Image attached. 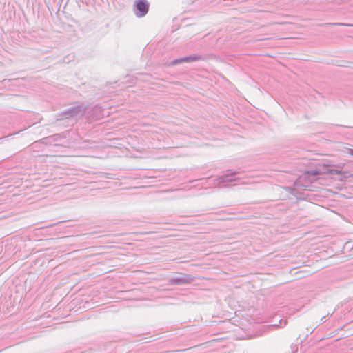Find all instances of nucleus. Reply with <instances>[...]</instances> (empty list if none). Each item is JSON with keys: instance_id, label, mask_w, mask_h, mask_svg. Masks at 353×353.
Returning <instances> with one entry per match:
<instances>
[{"instance_id": "f257e3e1", "label": "nucleus", "mask_w": 353, "mask_h": 353, "mask_svg": "<svg viewBox=\"0 0 353 353\" xmlns=\"http://www.w3.org/2000/svg\"><path fill=\"white\" fill-rule=\"evenodd\" d=\"M239 172H233L228 170L226 172L217 179L212 180V183L210 184L211 187H219L222 183H230L233 181H239L240 184L248 185L256 183L254 176H246L243 178H236L235 176L239 174Z\"/></svg>"}, {"instance_id": "f03ea898", "label": "nucleus", "mask_w": 353, "mask_h": 353, "mask_svg": "<svg viewBox=\"0 0 353 353\" xmlns=\"http://www.w3.org/2000/svg\"><path fill=\"white\" fill-rule=\"evenodd\" d=\"M87 110V107H85L83 105H79L77 106L71 107L66 110L62 112L59 116L60 119H71L75 118L79 116H83L85 114Z\"/></svg>"}, {"instance_id": "7ed1b4c3", "label": "nucleus", "mask_w": 353, "mask_h": 353, "mask_svg": "<svg viewBox=\"0 0 353 353\" xmlns=\"http://www.w3.org/2000/svg\"><path fill=\"white\" fill-rule=\"evenodd\" d=\"M149 7L150 4L147 0H136L133 11L137 17H143L148 12Z\"/></svg>"}, {"instance_id": "20e7f679", "label": "nucleus", "mask_w": 353, "mask_h": 353, "mask_svg": "<svg viewBox=\"0 0 353 353\" xmlns=\"http://www.w3.org/2000/svg\"><path fill=\"white\" fill-rule=\"evenodd\" d=\"M194 280V277L190 274H181L179 276L172 277L169 283L172 285H184L191 283Z\"/></svg>"}, {"instance_id": "39448f33", "label": "nucleus", "mask_w": 353, "mask_h": 353, "mask_svg": "<svg viewBox=\"0 0 353 353\" xmlns=\"http://www.w3.org/2000/svg\"><path fill=\"white\" fill-rule=\"evenodd\" d=\"M203 58L201 55L194 54L192 56L185 57L181 59H176L173 60L171 62V65H176L178 63H182V62H192V61H196L199 60H202Z\"/></svg>"}, {"instance_id": "423d86ee", "label": "nucleus", "mask_w": 353, "mask_h": 353, "mask_svg": "<svg viewBox=\"0 0 353 353\" xmlns=\"http://www.w3.org/2000/svg\"><path fill=\"white\" fill-rule=\"evenodd\" d=\"M93 113L89 116L91 119L97 120L101 117L102 110L100 106L95 105L92 108Z\"/></svg>"}, {"instance_id": "0eeeda50", "label": "nucleus", "mask_w": 353, "mask_h": 353, "mask_svg": "<svg viewBox=\"0 0 353 353\" xmlns=\"http://www.w3.org/2000/svg\"><path fill=\"white\" fill-rule=\"evenodd\" d=\"M344 164H339L337 165H335L336 168H332L328 169L326 171L324 172V173L331 174H341L344 173V172L342 171V168H343Z\"/></svg>"}, {"instance_id": "6e6552de", "label": "nucleus", "mask_w": 353, "mask_h": 353, "mask_svg": "<svg viewBox=\"0 0 353 353\" xmlns=\"http://www.w3.org/2000/svg\"><path fill=\"white\" fill-rule=\"evenodd\" d=\"M321 173H322V172L319 171V170H309L305 173V174L307 176H315L321 174Z\"/></svg>"}, {"instance_id": "1a4fd4ad", "label": "nucleus", "mask_w": 353, "mask_h": 353, "mask_svg": "<svg viewBox=\"0 0 353 353\" xmlns=\"http://www.w3.org/2000/svg\"><path fill=\"white\" fill-rule=\"evenodd\" d=\"M343 152L345 154L353 157V148H345Z\"/></svg>"}, {"instance_id": "9d476101", "label": "nucleus", "mask_w": 353, "mask_h": 353, "mask_svg": "<svg viewBox=\"0 0 353 353\" xmlns=\"http://www.w3.org/2000/svg\"><path fill=\"white\" fill-rule=\"evenodd\" d=\"M333 25H336V26H350L349 24L343 23H333Z\"/></svg>"}]
</instances>
